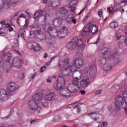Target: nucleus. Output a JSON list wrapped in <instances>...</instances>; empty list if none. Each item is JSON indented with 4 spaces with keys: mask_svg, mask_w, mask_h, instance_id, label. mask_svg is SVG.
Returning a JSON list of instances; mask_svg holds the SVG:
<instances>
[{
    "mask_svg": "<svg viewBox=\"0 0 127 127\" xmlns=\"http://www.w3.org/2000/svg\"><path fill=\"white\" fill-rule=\"evenodd\" d=\"M31 79H33L34 78H35V76H36V73H34L33 74H31Z\"/></svg>",
    "mask_w": 127,
    "mask_h": 127,
    "instance_id": "obj_53",
    "label": "nucleus"
},
{
    "mask_svg": "<svg viewBox=\"0 0 127 127\" xmlns=\"http://www.w3.org/2000/svg\"><path fill=\"white\" fill-rule=\"evenodd\" d=\"M68 34H69V31L68 28L66 27H63L59 31V37L60 38H64Z\"/></svg>",
    "mask_w": 127,
    "mask_h": 127,
    "instance_id": "obj_10",
    "label": "nucleus"
},
{
    "mask_svg": "<svg viewBox=\"0 0 127 127\" xmlns=\"http://www.w3.org/2000/svg\"><path fill=\"white\" fill-rule=\"evenodd\" d=\"M89 73L92 79L96 77L97 74V66H96V65L90 64L89 65Z\"/></svg>",
    "mask_w": 127,
    "mask_h": 127,
    "instance_id": "obj_9",
    "label": "nucleus"
},
{
    "mask_svg": "<svg viewBox=\"0 0 127 127\" xmlns=\"http://www.w3.org/2000/svg\"><path fill=\"white\" fill-rule=\"evenodd\" d=\"M13 30V28H12V27H10L9 28V31L10 32L11 31H12Z\"/></svg>",
    "mask_w": 127,
    "mask_h": 127,
    "instance_id": "obj_63",
    "label": "nucleus"
},
{
    "mask_svg": "<svg viewBox=\"0 0 127 127\" xmlns=\"http://www.w3.org/2000/svg\"><path fill=\"white\" fill-rule=\"evenodd\" d=\"M111 8L113 9V10H114V11H117V10L121 8V5L118 4H114V6H112Z\"/></svg>",
    "mask_w": 127,
    "mask_h": 127,
    "instance_id": "obj_30",
    "label": "nucleus"
},
{
    "mask_svg": "<svg viewBox=\"0 0 127 127\" xmlns=\"http://www.w3.org/2000/svg\"><path fill=\"white\" fill-rule=\"evenodd\" d=\"M45 70H46V66H43V67H41V69H40L41 73H42V72H44V71H45Z\"/></svg>",
    "mask_w": 127,
    "mask_h": 127,
    "instance_id": "obj_47",
    "label": "nucleus"
},
{
    "mask_svg": "<svg viewBox=\"0 0 127 127\" xmlns=\"http://www.w3.org/2000/svg\"><path fill=\"white\" fill-rule=\"evenodd\" d=\"M49 33L52 37H57V36H59V32L56 28H53Z\"/></svg>",
    "mask_w": 127,
    "mask_h": 127,
    "instance_id": "obj_24",
    "label": "nucleus"
},
{
    "mask_svg": "<svg viewBox=\"0 0 127 127\" xmlns=\"http://www.w3.org/2000/svg\"><path fill=\"white\" fill-rule=\"evenodd\" d=\"M98 15L99 17H102L103 15V9H100L98 10Z\"/></svg>",
    "mask_w": 127,
    "mask_h": 127,
    "instance_id": "obj_38",
    "label": "nucleus"
},
{
    "mask_svg": "<svg viewBox=\"0 0 127 127\" xmlns=\"http://www.w3.org/2000/svg\"><path fill=\"white\" fill-rule=\"evenodd\" d=\"M100 53H101L103 58H105L106 60L107 59H113V58L118 56V53L111 52V49L102 48L100 50Z\"/></svg>",
    "mask_w": 127,
    "mask_h": 127,
    "instance_id": "obj_6",
    "label": "nucleus"
},
{
    "mask_svg": "<svg viewBox=\"0 0 127 127\" xmlns=\"http://www.w3.org/2000/svg\"><path fill=\"white\" fill-rule=\"evenodd\" d=\"M88 68H85L84 70H83V73L84 74H87V73H88Z\"/></svg>",
    "mask_w": 127,
    "mask_h": 127,
    "instance_id": "obj_57",
    "label": "nucleus"
},
{
    "mask_svg": "<svg viewBox=\"0 0 127 127\" xmlns=\"http://www.w3.org/2000/svg\"><path fill=\"white\" fill-rule=\"evenodd\" d=\"M8 99V93L4 89H1L0 91V100H2L4 102Z\"/></svg>",
    "mask_w": 127,
    "mask_h": 127,
    "instance_id": "obj_13",
    "label": "nucleus"
},
{
    "mask_svg": "<svg viewBox=\"0 0 127 127\" xmlns=\"http://www.w3.org/2000/svg\"><path fill=\"white\" fill-rule=\"evenodd\" d=\"M37 122H38V119L33 120L31 121L30 124L31 125H33V124H35V123H37Z\"/></svg>",
    "mask_w": 127,
    "mask_h": 127,
    "instance_id": "obj_46",
    "label": "nucleus"
},
{
    "mask_svg": "<svg viewBox=\"0 0 127 127\" xmlns=\"http://www.w3.org/2000/svg\"><path fill=\"white\" fill-rule=\"evenodd\" d=\"M79 93H81V95H85V94H86V91L85 90H81Z\"/></svg>",
    "mask_w": 127,
    "mask_h": 127,
    "instance_id": "obj_55",
    "label": "nucleus"
},
{
    "mask_svg": "<svg viewBox=\"0 0 127 127\" xmlns=\"http://www.w3.org/2000/svg\"><path fill=\"white\" fill-rule=\"evenodd\" d=\"M47 57H48V54H47V53H45L44 58H45V59H46Z\"/></svg>",
    "mask_w": 127,
    "mask_h": 127,
    "instance_id": "obj_62",
    "label": "nucleus"
},
{
    "mask_svg": "<svg viewBox=\"0 0 127 127\" xmlns=\"http://www.w3.org/2000/svg\"><path fill=\"white\" fill-rule=\"evenodd\" d=\"M64 87H65V79L63 76H60L58 78V83L57 85H54V88L57 91H59L61 96L68 97L67 89L64 88Z\"/></svg>",
    "mask_w": 127,
    "mask_h": 127,
    "instance_id": "obj_2",
    "label": "nucleus"
},
{
    "mask_svg": "<svg viewBox=\"0 0 127 127\" xmlns=\"http://www.w3.org/2000/svg\"><path fill=\"white\" fill-rule=\"evenodd\" d=\"M10 1L13 4L17 3V2H18V0H10Z\"/></svg>",
    "mask_w": 127,
    "mask_h": 127,
    "instance_id": "obj_49",
    "label": "nucleus"
},
{
    "mask_svg": "<svg viewBox=\"0 0 127 127\" xmlns=\"http://www.w3.org/2000/svg\"><path fill=\"white\" fill-rule=\"evenodd\" d=\"M68 13H69V10H68V9L64 7H61L60 10L56 12V14L58 17L53 20V24L55 26H57V25H61V24H62V20H63V18L61 17V16L65 17V16L68 15Z\"/></svg>",
    "mask_w": 127,
    "mask_h": 127,
    "instance_id": "obj_3",
    "label": "nucleus"
},
{
    "mask_svg": "<svg viewBox=\"0 0 127 127\" xmlns=\"http://www.w3.org/2000/svg\"><path fill=\"white\" fill-rule=\"evenodd\" d=\"M39 104L38 102L34 101V100H30L28 103V107L30 110L35 111L38 108Z\"/></svg>",
    "mask_w": 127,
    "mask_h": 127,
    "instance_id": "obj_12",
    "label": "nucleus"
},
{
    "mask_svg": "<svg viewBox=\"0 0 127 127\" xmlns=\"http://www.w3.org/2000/svg\"><path fill=\"white\" fill-rule=\"evenodd\" d=\"M66 20L67 23H72L73 22L74 24H76L77 22L76 19L74 17V15L72 14H70L67 16Z\"/></svg>",
    "mask_w": 127,
    "mask_h": 127,
    "instance_id": "obj_20",
    "label": "nucleus"
},
{
    "mask_svg": "<svg viewBox=\"0 0 127 127\" xmlns=\"http://www.w3.org/2000/svg\"><path fill=\"white\" fill-rule=\"evenodd\" d=\"M2 24V26L3 25H5V24H6V22H5V20H3V21H2L0 22V24Z\"/></svg>",
    "mask_w": 127,
    "mask_h": 127,
    "instance_id": "obj_54",
    "label": "nucleus"
},
{
    "mask_svg": "<svg viewBox=\"0 0 127 127\" xmlns=\"http://www.w3.org/2000/svg\"><path fill=\"white\" fill-rule=\"evenodd\" d=\"M106 60H103L102 61L101 67L104 71H109L112 69V65L109 64L105 63Z\"/></svg>",
    "mask_w": 127,
    "mask_h": 127,
    "instance_id": "obj_16",
    "label": "nucleus"
},
{
    "mask_svg": "<svg viewBox=\"0 0 127 127\" xmlns=\"http://www.w3.org/2000/svg\"><path fill=\"white\" fill-rule=\"evenodd\" d=\"M3 58H11V54L9 53H5L3 55Z\"/></svg>",
    "mask_w": 127,
    "mask_h": 127,
    "instance_id": "obj_35",
    "label": "nucleus"
},
{
    "mask_svg": "<svg viewBox=\"0 0 127 127\" xmlns=\"http://www.w3.org/2000/svg\"><path fill=\"white\" fill-rule=\"evenodd\" d=\"M110 27H111V28H117V27H118V23L115 22L111 23Z\"/></svg>",
    "mask_w": 127,
    "mask_h": 127,
    "instance_id": "obj_34",
    "label": "nucleus"
},
{
    "mask_svg": "<svg viewBox=\"0 0 127 127\" xmlns=\"http://www.w3.org/2000/svg\"><path fill=\"white\" fill-rule=\"evenodd\" d=\"M31 30L30 32V35H35V38L37 41L41 42L45 39L44 35H41V29L37 26H30Z\"/></svg>",
    "mask_w": 127,
    "mask_h": 127,
    "instance_id": "obj_5",
    "label": "nucleus"
},
{
    "mask_svg": "<svg viewBox=\"0 0 127 127\" xmlns=\"http://www.w3.org/2000/svg\"><path fill=\"white\" fill-rule=\"evenodd\" d=\"M75 104V103H73L72 104H68L67 105V108H69L71 109V108H72V107H73V105Z\"/></svg>",
    "mask_w": 127,
    "mask_h": 127,
    "instance_id": "obj_52",
    "label": "nucleus"
},
{
    "mask_svg": "<svg viewBox=\"0 0 127 127\" xmlns=\"http://www.w3.org/2000/svg\"><path fill=\"white\" fill-rule=\"evenodd\" d=\"M17 88H18L17 84L14 82H12L8 85L7 91H9V92H14V91L17 90Z\"/></svg>",
    "mask_w": 127,
    "mask_h": 127,
    "instance_id": "obj_18",
    "label": "nucleus"
},
{
    "mask_svg": "<svg viewBox=\"0 0 127 127\" xmlns=\"http://www.w3.org/2000/svg\"><path fill=\"white\" fill-rule=\"evenodd\" d=\"M48 45H49V47L52 48L53 47V44L51 43H48Z\"/></svg>",
    "mask_w": 127,
    "mask_h": 127,
    "instance_id": "obj_58",
    "label": "nucleus"
},
{
    "mask_svg": "<svg viewBox=\"0 0 127 127\" xmlns=\"http://www.w3.org/2000/svg\"><path fill=\"white\" fill-rule=\"evenodd\" d=\"M123 96L125 100H127V91H123Z\"/></svg>",
    "mask_w": 127,
    "mask_h": 127,
    "instance_id": "obj_40",
    "label": "nucleus"
},
{
    "mask_svg": "<svg viewBox=\"0 0 127 127\" xmlns=\"http://www.w3.org/2000/svg\"><path fill=\"white\" fill-rule=\"evenodd\" d=\"M89 33H90V32H89V30L87 29V28H86L82 32L81 35H82V36H85V35H88Z\"/></svg>",
    "mask_w": 127,
    "mask_h": 127,
    "instance_id": "obj_32",
    "label": "nucleus"
},
{
    "mask_svg": "<svg viewBox=\"0 0 127 127\" xmlns=\"http://www.w3.org/2000/svg\"><path fill=\"white\" fill-rule=\"evenodd\" d=\"M116 39L120 40V42H124L125 43L126 40H127V37L125 35H121L120 33L116 34Z\"/></svg>",
    "mask_w": 127,
    "mask_h": 127,
    "instance_id": "obj_22",
    "label": "nucleus"
},
{
    "mask_svg": "<svg viewBox=\"0 0 127 127\" xmlns=\"http://www.w3.org/2000/svg\"><path fill=\"white\" fill-rule=\"evenodd\" d=\"M43 97V93L42 92H38L34 94L33 96V99L37 103H38L39 105H41L43 107H48V103L47 102L43 103L42 100V97Z\"/></svg>",
    "mask_w": 127,
    "mask_h": 127,
    "instance_id": "obj_7",
    "label": "nucleus"
},
{
    "mask_svg": "<svg viewBox=\"0 0 127 127\" xmlns=\"http://www.w3.org/2000/svg\"><path fill=\"white\" fill-rule=\"evenodd\" d=\"M55 98V94L53 92H50L45 96L44 98L46 101L50 102V101H53Z\"/></svg>",
    "mask_w": 127,
    "mask_h": 127,
    "instance_id": "obj_21",
    "label": "nucleus"
},
{
    "mask_svg": "<svg viewBox=\"0 0 127 127\" xmlns=\"http://www.w3.org/2000/svg\"><path fill=\"white\" fill-rule=\"evenodd\" d=\"M76 53L77 54H80V53H82V48H78V49H76Z\"/></svg>",
    "mask_w": 127,
    "mask_h": 127,
    "instance_id": "obj_43",
    "label": "nucleus"
},
{
    "mask_svg": "<svg viewBox=\"0 0 127 127\" xmlns=\"http://www.w3.org/2000/svg\"><path fill=\"white\" fill-rule=\"evenodd\" d=\"M72 66L65 67L61 68V73L64 76H70L72 72H76L77 69H80L84 65V61L80 58H76L73 59Z\"/></svg>",
    "mask_w": 127,
    "mask_h": 127,
    "instance_id": "obj_1",
    "label": "nucleus"
},
{
    "mask_svg": "<svg viewBox=\"0 0 127 127\" xmlns=\"http://www.w3.org/2000/svg\"><path fill=\"white\" fill-rule=\"evenodd\" d=\"M109 112H113L116 110V106L114 104L111 105V106L108 107Z\"/></svg>",
    "mask_w": 127,
    "mask_h": 127,
    "instance_id": "obj_33",
    "label": "nucleus"
},
{
    "mask_svg": "<svg viewBox=\"0 0 127 127\" xmlns=\"http://www.w3.org/2000/svg\"><path fill=\"white\" fill-rule=\"evenodd\" d=\"M5 5L9 6V2L7 1H3V0H0V9H2L3 6Z\"/></svg>",
    "mask_w": 127,
    "mask_h": 127,
    "instance_id": "obj_27",
    "label": "nucleus"
},
{
    "mask_svg": "<svg viewBox=\"0 0 127 127\" xmlns=\"http://www.w3.org/2000/svg\"><path fill=\"white\" fill-rule=\"evenodd\" d=\"M96 114H97V113H96V112H91V113L88 114V115L92 116V115H96Z\"/></svg>",
    "mask_w": 127,
    "mask_h": 127,
    "instance_id": "obj_60",
    "label": "nucleus"
},
{
    "mask_svg": "<svg viewBox=\"0 0 127 127\" xmlns=\"http://www.w3.org/2000/svg\"><path fill=\"white\" fill-rule=\"evenodd\" d=\"M84 10H85V8H83L81 11L77 14V15H80V14H81V13H82V12H83L84 11Z\"/></svg>",
    "mask_w": 127,
    "mask_h": 127,
    "instance_id": "obj_61",
    "label": "nucleus"
},
{
    "mask_svg": "<svg viewBox=\"0 0 127 127\" xmlns=\"http://www.w3.org/2000/svg\"><path fill=\"white\" fill-rule=\"evenodd\" d=\"M19 17H23L24 18H25V15H24V14L22 13L20 14V15L19 16Z\"/></svg>",
    "mask_w": 127,
    "mask_h": 127,
    "instance_id": "obj_59",
    "label": "nucleus"
},
{
    "mask_svg": "<svg viewBox=\"0 0 127 127\" xmlns=\"http://www.w3.org/2000/svg\"><path fill=\"white\" fill-rule=\"evenodd\" d=\"M69 63V60H68L67 59H65L63 62V64L64 66H66V65L68 64Z\"/></svg>",
    "mask_w": 127,
    "mask_h": 127,
    "instance_id": "obj_41",
    "label": "nucleus"
},
{
    "mask_svg": "<svg viewBox=\"0 0 127 127\" xmlns=\"http://www.w3.org/2000/svg\"><path fill=\"white\" fill-rule=\"evenodd\" d=\"M78 0H71L70 2V4L71 5H75V4H77V2H78Z\"/></svg>",
    "mask_w": 127,
    "mask_h": 127,
    "instance_id": "obj_37",
    "label": "nucleus"
},
{
    "mask_svg": "<svg viewBox=\"0 0 127 127\" xmlns=\"http://www.w3.org/2000/svg\"><path fill=\"white\" fill-rule=\"evenodd\" d=\"M49 7H52V8H55L58 6V3L55 1H50L49 3Z\"/></svg>",
    "mask_w": 127,
    "mask_h": 127,
    "instance_id": "obj_29",
    "label": "nucleus"
},
{
    "mask_svg": "<svg viewBox=\"0 0 127 127\" xmlns=\"http://www.w3.org/2000/svg\"><path fill=\"white\" fill-rule=\"evenodd\" d=\"M86 28L88 29V31L90 34H95L98 32V26L93 23H89L86 25Z\"/></svg>",
    "mask_w": 127,
    "mask_h": 127,
    "instance_id": "obj_8",
    "label": "nucleus"
},
{
    "mask_svg": "<svg viewBox=\"0 0 127 127\" xmlns=\"http://www.w3.org/2000/svg\"><path fill=\"white\" fill-rule=\"evenodd\" d=\"M90 83V79L89 77H84L80 82V86L83 88H86L88 84Z\"/></svg>",
    "mask_w": 127,
    "mask_h": 127,
    "instance_id": "obj_19",
    "label": "nucleus"
},
{
    "mask_svg": "<svg viewBox=\"0 0 127 127\" xmlns=\"http://www.w3.org/2000/svg\"><path fill=\"white\" fill-rule=\"evenodd\" d=\"M28 48H40V45L36 43H28L27 44Z\"/></svg>",
    "mask_w": 127,
    "mask_h": 127,
    "instance_id": "obj_25",
    "label": "nucleus"
},
{
    "mask_svg": "<svg viewBox=\"0 0 127 127\" xmlns=\"http://www.w3.org/2000/svg\"><path fill=\"white\" fill-rule=\"evenodd\" d=\"M90 16H89V14L84 18L83 21H86L88 18H89Z\"/></svg>",
    "mask_w": 127,
    "mask_h": 127,
    "instance_id": "obj_56",
    "label": "nucleus"
},
{
    "mask_svg": "<svg viewBox=\"0 0 127 127\" xmlns=\"http://www.w3.org/2000/svg\"><path fill=\"white\" fill-rule=\"evenodd\" d=\"M81 80V77H73V80L71 81V83L72 84L74 85V86H76V87H78L79 85H80Z\"/></svg>",
    "mask_w": 127,
    "mask_h": 127,
    "instance_id": "obj_23",
    "label": "nucleus"
},
{
    "mask_svg": "<svg viewBox=\"0 0 127 127\" xmlns=\"http://www.w3.org/2000/svg\"><path fill=\"white\" fill-rule=\"evenodd\" d=\"M32 50H33V51H35V52H38L40 49L39 48H32Z\"/></svg>",
    "mask_w": 127,
    "mask_h": 127,
    "instance_id": "obj_51",
    "label": "nucleus"
},
{
    "mask_svg": "<svg viewBox=\"0 0 127 127\" xmlns=\"http://www.w3.org/2000/svg\"><path fill=\"white\" fill-rule=\"evenodd\" d=\"M13 66L16 67L17 68L21 67V59L19 58H14L13 60Z\"/></svg>",
    "mask_w": 127,
    "mask_h": 127,
    "instance_id": "obj_17",
    "label": "nucleus"
},
{
    "mask_svg": "<svg viewBox=\"0 0 127 127\" xmlns=\"http://www.w3.org/2000/svg\"><path fill=\"white\" fill-rule=\"evenodd\" d=\"M108 126V122H104L102 125H101V127H106Z\"/></svg>",
    "mask_w": 127,
    "mask_h": 127,
    "instance_id": "obj_50",
    "label": "nucleus"
},
{
    "mask_svg": "<svg viewBox=\"0 0 127 127\" xmlns=\"http://www.w3.org/2000/svg\"><path fill=\"white\" fill-rule=\"evenodd\" d=\"M1 64V62L0 61V65ZM3 74H2V72H1V71H0V84H1V82H2V80H3L2 78V75Z\"/></svg>",
    "mask_w": 127,
    "mask_h": 127,
    "instance_id": "obj_39",
    "label": "nucleus"
},
{
    "mask_svg": "<svg viewBox=\"0 0 127 127\" xmlns=\"http://www.w3.org/2000/svg\"><path fill=\"white\" fill-rule=\"evenodd\" d=\"M125 104V101L124 100V98L121 96H119L115 99V106L116 107H122L123 105Z\"/></svg>",
    "mask_w": 127,
    "mask_h": 127,
    "instance_id": "obj_14",
    "label": "nucleus"
},
{
    "mask_svg": "<svg viewBox=\"0 0 127 127\" xmlns=\"http://www.w3.org/2000/svg\"><path fill=\"white\" fill-rule=\"evenodd\" d=\"M7 64L8 65L7 66H5L4 69V72L5 73H8V71H9V69H10V63H9V62H8Z\"/></svg>",
    "mask_w": 127,
    "mask_h": 127,
    "instance_id": "obj_31",
    "label": "nucleus"
},
{
    "mask_svg": "<svg viewBox=\"0 0 127 127\" xmlns=\"http://www.w3.org/2000/svg\"><path fill=\"white\" fill-rule=\"evenodd\" d=\"M55 120L56 122H59V121L61 120V118H60V116H59V115H57L55 117Z\"/></svg>",
    "mask_w": 127,
    "mask_h": 127,
    "instance_id": "obj_42",
    "label": "nucleus"
},
{
    "mask_svg": "<svg viewBox=\"0 0 127 127\" xmlns=\"http://www.w3.org/2000/svg\"><path fill=\"white\" fill-rule=\"evenodd\" d=\"M75 109H76V112L77 113H80V111H81V108L79 107V105H77L74 106L73 107V109L75 110Z\"/></svg>",
    "mask_w": 127,
    "mask_h": 127,
    "instance_id": "obj_36",
    "label": "nucleus"
},
{
    "mask_svg": "<svg viewBox=\"0 0 127 127\" xmlns=\"http://www.w3.org/2000/svg\"><path fill=\"white\" fill-rule=\"evenodd\" d=\"M53 29V28H52V27H51V25L50 24H46L45 25L44 30L47 32H49V33L50 32H51Z\"/></svg>",
    "mask_w": 127,
    "mask_h": 127,
    "instance_id": "obj_28",
    "label": "nucleus"
},
{
    "mask_svg": "<svg viewBox=\"0 0 127 127\" xmlns=\"http://www.w3.org/2000/svg\"><path fill=\"white\" fill-rule=\"evenodd\" d=\"M68 8L70 9V11L73 12V11H75V8L73 6H68Z\"/></svg>",
    "mask_w": 127,
    "mask_h": 127,
    "instance_id": "obj_44",
    "label": "nucleus"
},
{
    "mask_svg": "<svg viewBox=\"0 0 127 127\" xmlns=\"http://www.w3.org/2000/svg\"><path fill=\"white\" fill-rule=\"evenodd\" d=\"M101 93H102V90H98L96 91L95 95H97L98 96L99 95H101Z\"/></svg>",
    "mask_w": 127,
    "mask_h": 127,
    "instance_id": "obj_48",
    "label": "nucleus"
},
{
    "mask_svg": "<svg viewBox=\"0 0 127 127\" xmlns=\"http://www.w3.org/2000/svg\"><path fill=\"white\" fill-rule=\"evenodd\" d=\"M74 86L75 85H74L73 84H69L67 87V90H68L70 93L76 94V93H77V89H76Z\"/></svg>",
    "mask_w": 127,
    "mask_h": 127,
    "instance_id": "obj_26",
    "label": "nucleus"
},
{
    "mask_svg": "<svg viewBox=\"0 0 127 127\" xmlns=\"http://www.w3.org/2000/svg\"><path fill=\"white\" fill-rule=\"evenodd\" d=\"M46 15H47V12L46 10L42 11L39 10L37 11L33 16L34 18H39V17H41V16H43L45 20H46Z\"/></svg>",
    "mask_w": 127,
    "mask_h": 127,
    "instance_id": "obj_11",
    "label": "nucleus"
},
{
    "mask_svg": "<svg viewBox=\"0 0 127 127\" xmlns=\"http://www.w3.org/2000/svg\"><path fill=\"white\" fill-rule=\"evenodd\" d=\"M86 45V40L84 39H78L76 37L73 38L71 42L66 44V48H84Z\"/></svg>",
    "mask_w": 127,
    "mask_h": 127,
    "instance_id": "obj_4",
    "label": "nucleus"
},
{
    "mask_svg": "<svg viewBox=\"0 0 127 127\" xmlns=\"http://www.w3.org/2000/svg\"><path fill=\"white\" fill-rule=\"evenodd\" d=\"M0 35H1V36H4V32H0Z\"/></svg>",
    "mask_w": 127,
    "mask_h": 127,
    "instance_id": "obj_64",
    "label": "nucleus"
},
{
    "mask_svg": "<svg viewBox=\"0 0 127 127\" xmlns=\"http://www.w3.org/2000/svg\"><path fill=\"white\" fill-rule=\"evenodd\" d=\"M29 22H28V19L25 20V23L24 25L23 26V28L20 29L19 30V36H21L22 38L24 39V32H25V28L28 26V24Z\"/></svg>",
    "mask_w": 127,
    "mask_h": 127,
    "instance_id": "obj_15",
    "label": "nucleus"
},
{
    "mask_svg": "<svg viewBox=\"0 0 127 127\" xmlns=\"http://www.w3.org/2000/svg\"><path fill=\"white\" fill-rule=\"evenodd\" d=\"M18 76H19V79H20L21 80V79H23V77H24V74L22 73H19Z\"/></svg>",
    "mask_w": 127,
    "mask_h": 127,
    "instance_id": "obj_45",
    "label": "nucleus"
}]
</instances>
